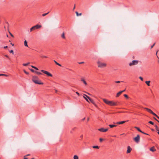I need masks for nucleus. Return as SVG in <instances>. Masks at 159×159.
<instances>
[{
	"mask_svg": "<svg viewBox=\"0 0 159 159\" xmlns=\"http://www.w3.org/2000/svg\"><path fill=\"white\" fill-rule=\"evenodd\" d=\"M103 101L107 104L111 106H115L117 105V103L113 101H110L107 100L106 99L103 98L102 99Z\"/></svg>",
	"mask_w": 159,
	"mask_h": 159,
	"instance_id": "nucleus-1",
	"label": "nucleus"
},
{
	"mask_svg": "<svg viewBox=\"0 0 159 159\" xmlns=\"http://www.w3.org/2000/svg\"><path fill=\"white\" fill-rule=\"evenodd\" d=\"M32 80L36 84H43V82H41L39 80V78L36 76H33L32 79Z\"/></svg>",
	"mask_w": 159,
	"mask_h": 159,
	"instance_id": "nucleus-2",
	"label": "nucleus"
},
{
	"mask_svg": "<svg viewBox=\"0 0 159 159\" xmlns=\"http://www.w3.org/2000/svg\"><path fill=\"white\" fill-rule=\"evenodd\" d=\"M98 67L101 68H103L106 66V64L105 63H102L100 61H98L97 62Z\"/></svg>",
	"mask_w": 159,
	"mask_h": 159,
	"instance_id": "nucleus-3",
	"label": "nucleus"
},
{
	"mask_svg": "<svg viewBox=\"0 0 159 159\" xmlns=\"http://www.w3.org/2000/svg\"><path fill=\"white\" fill-rule=\"evenodd\" d=\"M144 109H146L148 112L150 113L155 116L158 119H159V117L155 113L153 112L151 109L146 107L144 108Z\"/></svg>",
	"mask_w": 159,
	"mask_h": 159,
	"instance_id": "nucleus-4",
	"label": "nucleus"
},
{
	"mask_svg": "<svg viewBox=\"0 0 159 159\" xmlns=\"http://www.w3.org/2000/svg\"><path fill=\"white\" fill-rule=\"evenodd\" d=\"M139 63V61L138 60H133L131 62L129 63V65L130 66H132L138 64Z\"/></svg>",
	"mask_w": 159,
	"mask_h": 159,
	"instance_id": "nucleus-5",
	"label": "nucleus"
},
{
	"mask_svg": "<svg viewBox=\"0 0 159 159\" xmlns=\"http://www.w3.org/2000/svg\"><path fill=\"white\" fill-rule=\"evenodd\" d=\"M41 71L44 74H46L48 76L52 77V76L51 74L47 71L43 70H41Z\"/></svg>",
	"mask_w": 159,
	"mask_h": 159,
	"instance_id": "nucleus-6",
	"label": "nucleus"
},
{
	"mask_svg": "<svg viewBox=\"0 0 159 159\" xmlns=\"http://www.w3.org/2000/svg\"><path fill=\"white\" fill-rule=\"evenodd\" d=\"M140 139V136L139 135H137V136L134 139V140L137 143L139 142Z\"/></svg>",
	"mask_w": 159,
	"mask_h": 159,
	"instance_id": "nucleus-7",
	"label": "nucleus"
},
{
	"mask_svg": "<svg viewBox=\"0 0 159 159\" xmlns=\"http://www.w3.org/2000/svg\"><path fill=\"white\" fill-rule=\"evenodd\" d=\"M41 27V25H37L33 27L34 30L39 29Z\"/></svg>",
	"mask_w": 159,
	"mask_h": 159,
	"instance_id": "nucleus-8",
	"label": "nucleus"
},
{
	"mask_svg": "<svg viewBox=\"0 0 159 159\" xmlns=\"http://www.w3.org/2000/svg\"><path fill=\"white\" fill-rule=\"evenodd\" d=\"M108 129H104L103 128H102L98 129V130L101 132H106L108 130Z\"/></svg>",
	"mask_w": 159,
	"mask_h": 159,
	"instance_id": "nucleus-9",
	"label": "nucleus"
},
{
	"mask_svg": "<svg viewBox=\"0 0 159 159\" xmlns=\"http://www.w3.org/2000/svg\"><path fill=\"white\" fill-rule=\"evenodd\" d=\"M132 150V149L129 146H128L127 147V153H129Z\"/></svg>",
	"mask_w": 159,
	"mask_h": 159,
	"instance_id": "nucleus-10",
	"label": "nucleus"
},
{
	"mask_svg": "<svg viewBox=\"0 0 159 159\" xmlns=\"http://www.w3.org/2000/svg\"><path fill=\"white\" fill-rule=\"evenodd\" d=\"M125 89L123 90H122V91H120L116 95V97H118L123 92H124L125 91Z\"/></svg>",
	"mask_w": 159,
	"mask_h": 159,
	"instance_id": "nucleus-11",
	"label": "nucleus"
},
{
	"mask_svg": "<svg viewBox=\"0 0 159 159\" xmlns=\"http://www.w3.org/2000/svg\"><path fill=\"white\" fill-rule=\"evenodd\" d=\"M150 150L152 152H154L156 151V149H155V147L153 146L150 148Z\"/></svg>",
	"mask_w": 159,
	"mask_h": 159,
	"instance_id": "nucleus-12",
	"label": "nucleus"
},
{
	"mask_svg": "<svg viewBox=\"0 0 159 159\" xmlns=\"http://www.w3.org/2000/svg\"><path fill=\"white\" fill-rule=\"evenodd\" d=\"M125 122H126V121H122L117 122L116 123V124H122L125 123Z\"/></svg>",
	"mask_w": 159,
	"mask_h": 159,
	"instance_id": "nucleus-13",
	"label": "nucleus"
},
{
	"mask_svg": "<svg viewBox=\"0 0 159 159\" xmlns=\"http://www.w3.org/2000/svg\"><path fill=\"white\" fill-rule=\"evenodd\" d=\"M81 80L84 83V84L85 85H87V83L86 82L85 80L83 78H81Z\"/></svg>",
	"mask_w": 159,
	"mask_h": 159,
	"instance_id": "nucleus-14",
	"label": "nucleus"
},
{
	"mask_svg": "<svg viewBox=\"0 0 159 159\" xmlns=\"http://www.w3.org/2000/svg\"><path fill=\"white\" fill-rule=\"evenodd\" d=\"M77 129L76 127H74L72 128L71 130L70 131V133L71 134H72L73 133V131H75V130Z\"/></svg>",
	"mask_w": 159,
	"mask_h": 159,
	"instance_id": "nucleus-15",
	"label": "nucleus"
},
{
	"mask_svg": "<svg viewBox=\"0 0 159 159\" xmlns=\"http://www.w3.org/2000/svg\"><path fill=\"white\" fill-rule=\"evenodd\" d=\"M84 95L86 97L88 98V99L91 102H92L93 100V99H91L89 97L86 95Z\"/></svg>",
	"mask_w": 159,
	"mask_h": 159,
	"instance_id": "nucleus-16",
	"label": "nucleus"
},
{
	"mask_svg": "<svg viewBox=\"0 0 159 159\" xmlns=\"http://www.w3.org/2000/svg\"><path fill=\"white\" fill-rule=\"evenodd\" d=\"M135 128L138 131H139L141 133H143V131H141L140 129L137 127H135Z\"/></svg>",
	"mask_w": 159,
	"mask_h": 159,
	"instance_id": "nucleus-17",
	"label": "nucleus"
},
{
	"mask_svg": "<svg viewBox=\"0 0 159 159\" xmlns=\"http://www.w3.org/2000/svg\"><path fill=\"white\" fill-rule=\"evenodd\" d=\"M61 37L62 38L64 39H65L66 37L65 36V33L64 32H63L62 34H61Z\"/></svg>",
	"mask_w": 159,
	"mask_h": 159,
	"instance_id": "nucleus-18",
	"label": "nucleus"
},
{
	"mask_svg": "<svg viewBox=\"0 0 159 159\" xmlns=\"http://www.w3.org/2000/svg\"><path fill=\"white\" fill-rule=\"evenodd\" d=\"M109 126H110V127L111 128H113L114 127H116V125H109Z\"/></svg>",
	"mask_w": 159,
	"mask_h": 159,
	"instance_id": "nucleus-19",
	"label": "nucleus"
},
{
	"mask_svg": "<svg viewBox=\"0 0 159 159\" xmlns=\"http://www.w3.org/2000/svg\"><path fill=\"white\" fill-rule=\"evenodd\" d=\"M150 81H145L146 84L148 85V86H149L150 85Z\"/></svg>",
	"mask_w": 159,
	"mask_h": 159,
	"instance_id": "nucleus-20",
	"label": "nucleus"
},
{
	"mask_svg": "<svg viewBox=\"0 0 159 159\" xmlns=\"http://www.w3.org/2000/svg\"><path fill=\"white\" fill-rule=\"evenodd\" d=\"M85 94H84V95L83 96L84 98L86 100V101L89 102V101L88 99V98L86 97L84 95Z\"/></svg>",
	"mask_w": 159,
	"mask_h": 159,
	"instance_id": "nucleus-21",
	"label": "nucleus"
},
{
	"mask_svg": "<svg viewBox=\"0 0 159 159\" xmlns=\"http://www.w3.org/2000/svg\"><path fill=\"white\" fill-rule=\"evenodd\" d=\"M24 45L26 47H28L27 42L26 40H25L24 41Z\"/></svg>",
	"mask_w": 159,
	"mask_h": 159,
	"instance_id": "nucleus-22",
	"label": "nucleus"
},
{
	"mask_svg": "<svg viewBox=\"0 0 159 159\" xmlns=\"http://www.w3.org/2000/svg\"><path fill=\"white\" fill-rule=\"evenodd\" d=\"M54 62H55V63L57 65H58V66H61V65L60 64H59V63H57L56 61L55 60H54Z\"/></svg>",
	"mask_w": 159,
	"mask_h": 159,
	"instance_id": "nucleus-23",
	"label": "nucleus"
},
{
	"mask_svg": "<svg viewBox=\"0 0 159 159\" xmlns=\"http://www.w3.org/2000/svg\"><path fill=\"white\" fill-rule=\"evenodd\" d=\"M73 158L74 159H79L78 156L76 155H74Z\"/></svg>",
	"mask_w": 159,
	"mask_h": 159,
	"instance_id": "nucleus-24",
	"label": "nucleus"
},
{
	"mask_svg": "<svg viewBox=\"0 0 159 159\" xmlns=\"http://www.w3.org/2000/svg\"><path fill=\"white\" fill-rule=\"evenodd\" d=\"M154 126L155 127L156 130H157V131L159 130V129L157 126L156 125H155Z\"/></svg>",
	"mask_w": 159,
	"mask_h": 159,
	"instance_id": "nucleus-25",
	"label": "nucleus"
},
{
	"mask_svg": "<svg viewBox=\"0 0 159 159\" xmlns=\"http://www.w3.org/2000/svg\"><path fill=\"white\" fill-rule=\"evenodd\" d=\"M30 63V62H28L27 63H23V65L24 66H28L29 64Z\"/></svg>",
	"mask_w": 159,
	"mask_h": 159,
	"instance_id": "nucleus-26",
	"label": "nucleus"
},
{
	"mask_svg": "<svg viewBox=\"0 0 159 159\" xmlns=\"http://www.w3.org/2000/svg\"><path fill=\"white\" fill-rule=\"evenodd\" d=\"M75 13H76V15L77 16H81V15H82V13H80V14H79V13H78V12L77 11H76L75 12Z\"/></svg>",
	"mask_w": 159,
	"mask_h": 159,
	"instance_id": "nucleus-27",
	"label": "nucleus"
},
{
	"mask_svg": "<svg viewBox=\"0 0 159 159\" xmlns=\"http://www.w3.org/2000/svg\"><path fill=\"white\" fill-rule=\"evenodd\" d=\"M35 73H36L38 75H42V73L40 72H38V71H35Z\"/></svg>",
	"mask_w": 159,
	"mask_h": 159,
	"instance_id": "nucleus-28",
	"label": "nucleus"
},
{
	"mask_svg": "<svg viewBox=\"0 0 159 159\" xmlns=\"http://www.w3.org/2000/svg\"><path fill=\"white\" fill-rule=\"evenodd\" d=\"M93 148H94L98 149L99 148V147L98 146H94L93 147Z\"/></svg>",
	"mask_w": 159,
	"mask_h": 159,
	"instance_id": "nucleus-29",
	"label": "nucleus"
},
{
	"mask_svg": "<svg viewBox=\"0 0 159 159\" xmlns=\"http://www.w3.org/2000/svg\"><path fill=\"white\" fill-rule=\"evenodd\" d=\"M49 12H48V13H44V14H43L42 15V16H45L47 15H48L49 13Z\"/></svg>",
	"mask_w": 159,
	"mask_h": 159,
	"instance_id": "nucleus-30",
	"label": "nucleus"
},
{
	"mask_svg": "<svg viewBox=\"0 0 159 159\" xmlns=\"http://www.w3.org/2000/svg\"><path fill=\"white\" fill-rule=\"evenodd\" d=\"M32 68H34V69H35V70H38L39 69H38L36 67H35V66H31Z\"/></svg>",
	"mask_w": 159,
	"mask_h": 159,
	"instance_id": "nucleus-31",
	"label": "nucleus"
},
{
	"mask_svg": "<svg viewBox=\"0 0 159 159\" xmlns=\"http://www.w3.org/2000/svg\"><path fill=\"white\" fill-rule=\"evenodd\" d=\"M148 123H149V124H151V125H154V123H153V122H152V121H149L148 122Z\"/></svg>",
	"mask_w": 159,
	"mask_h": 159,
	"instance_id": "nucleus-32",
	"label": "nucleus"
},
{
	"mask_svg": "<svg viewBox=\"0 0 159 159\" xmlns=\"http://www.w3.org/2000/svg\"><path fill=\"white\" fill-rule=\"evenodd\" d=\"M124 96L125 97L127 98H129L127 94H125L124 95Z\"/></svg>",
	"mask_w": 159,
	"mask_h": 159,
	"instance_id": "nucleus-33",
	"label": "nucleus"
},
{
	"mask_svg": "<svg viewBox=\"0 0 159 159\" xmlns=\"http://www.w3.org/2000/svg\"><path fill=\"white\" fill-rule=\"evenodd\" d=\"M120 82H123V81H115V82L116 83H120Z\"/></svg>",
	"mask_w": 159,
	"mask_h": 159,
	"instance_id": "nucleus-34",
	"label": "nucleus"
},
{
	"mask_svg": "<svg viewBox=\"0 0 159 159\" xmlns=\"http://www.w3.org/2000/svg\"><path fill=\"white\" fill-rule=\"evenodd\" d=\"M139 78L140 79V80H141V81H143V78L142 77H141L140 76V77H139Z\"/></svg>",
	"mask_w": 159,
	"mask_h": 159,
	"instance_id": "nucleus-35",
	"label": "nucleus"
},
{
	"mask_svg": "<svg viewBox=\"0 0 159 159\" xmlns=\"http://www.w3.org/2000/svg\"><path fill=\"white\" fill-rule=\"evenodd\" d=\"M41 57H42V58H47L48 57L47 56H41Z\"/></svg>",
	"mask_w": 159,
	"mask_h": 159,
	"instance_id": "nucleus-36",
	"label": "nucleus"
},
{
	"mask_svg": "<svg viewBox=\"0 0 159 159\" xmlns=\"http://www.w3.org/2000/svg\"><path fill=\"white\" fill-rule=\"evenodd\" d=\"M94 105H95V103L94 101L93 100L92 102H91Z\"/></svg>",
	"mask_w": 159,
	"mask_h": 159,
	"instance_id": "nucleus-37",
	"label": "nucleus"
},
{
	"mask_svg": "<svg viewBox=\"0 0 159 159\" xmlns=\"http://www.w3.org/2000/svg\"><path fill=\"white\" fill-rule=\"evenodd\" d=\"M33 30H34L33 28V27H32V28H31L30 29V32H31V31H32Z\"/></svg>",
	"mask_w": 159,
	"mask_h": 159,
	"instance_id": "nucleus-38",
	"label": "nucleus"
},
{
	"mask_svg": "<svg viewBox=\"0 0 159 159\" xmlns=\"http://www.w3.org/2000/svg\"><path fill=\"white\" fill-rule=\"evenodd\" d=\"M11 53H12L13 55L14 54V51L13 50H11Z\"/></svg>",
	"mask_w": 159,
	"mask_h": 159,
	"instance_id": "nucleus-39",
	"label": "nucleus"
},
{
	"mask_svg": "<svg viewBox=\"0 0 159 159\" xmlns=\"http://www.w3.org/2000/svg\"><path fill=\"white\" fill-rule=\"evenodd\" d=\"M24 72L27 75L29 74V73L26 71L25 70H24Z\"/></svg>",
	"mask_w": 159,
	"mask_h": 159,
	"instance_id": "nucleus-40",
	"label": "nucleus"
},
{
	"mask_svg": "<svg viewBox=\"0 0 159 159\" xmlns=\"http://www.w3.org/2000/svg\"><path fill=\"white\" fill-rule=\"evenodd\" d=\"M99 140L100 142H102L103 140V139L102 138H100L99 139Z\"/></svg>",
	"mask_w": 159,
	"mask_h": 159,
	"instance_id": "nucleus-41",
	"label": "nucleus"
},
{
	"mask_svg": "<svg viewBox=\"0 0 159 159\" xmlns=\"http://www.w3.org/2000/svg\"><path fill=\"white\" fill-rule=\"evenodd\" d=\"M76 93L79 96H80V94H79V93H78V92H76Z\"/></svg>",
	"mask_w": 159,
	"mask_h": 159,
	"instance_id": "nucleus-42",
	"label": "nucleus"
},
{
	"mask_svg": "<svg viewBox=\"0 0 159 159\" xmlns=\"http://www.w3.org/2000/svg\"><path fill=\"white\" fill-rule=\"evenodd\" d=\"M155 45V43H154L151 46V48H152Z\"/></svg>",
	"mask_w": 159,
	"mask_h": 159,
	"instance_id": "nucleus-43",
	"label": "nucleus"
},
{
	"mask_svg": "<svg viewBox=\"0 0 159 159\" xmlns=\"http://www.w3.org/2000/svg\"><path fill=\"white\" fill-rule=\"evenodd\" d=\"M3 75L2 76H8V75H6V74H3Z\"/></svg>",
	"mask_w": 159,
	"mask_h": 159,
	"instance_id": "nucleus-44",
	"label": "nucleus"
},
{
	"mask_svg": "<svg viewBox=\"0 0 159 159\" xmlns=\"http://www.w3.org/2000/svg\"><path fill=\"white\" fill-rule=\"evenodd\" d=\"M30 70H31V71L33 72H35V71H34V70L33 69H30Z\"/></svg>",
	"mask_w": 159,
	"mask_h": 159,
	"instance_id": "nucleus-45",
	"label": "nucleus"
},
{
	"mask_svg": "<svg viewBox=\"0 0 159 159\" xmlns=\"http://www.w3.org/2000/svg\"><path fill=\"white\" fill-rule=\"evenodd\" d=\"M11 36L13 38L14 37V36L11 33Z\"/></svg>",
	"mask_w": 159,
	"mask_h": 159,
	"instance_id": "nucleus-46",
	"label": "nucleus"
},
{
	"mask_svg": "<svg viewBox=\"0 0 159 159\" xmlns=\"http://www.w3.org/2000/svg\"><path fill=\"white\" fill-rule=\"evenodd\" d=\"M84 63V62H79V64H82Z\"/></svg>",
	"mask_w": 159,
	"mask_h": 159,
	"instance_id": "nucleus-47",
	"label": "nucleus"
},
{
	"mask_svg": "<svg viewBox=\"0 0 159 159\" xmlns=\"http://www.w3.org/2000/svg\"><path fill=\"white\" fill-rule=\"evenodd\" d=\"M142 133L144 134H146V135H148V134H147V133H144V132H143V133Z\"/></svg>",
	"mask_w": 159,
	"mask_h": 159,
	"instance_id": "nucleus-48",
	"label": "nucleus"
},
{
	"mask_svg": "<svg viewBox=\"0 0 159 159\" xmlns=\"http://www.w3.org/2000/svg\"><path fill=\"white\" fill-rule=\"evenodd\" d=\"M24 159H28V158L26 157V156H25L24 157Z\"/></svg>",
	"mask_w": 159,
	"mask_h": 159,
	"instance_id": "nucleus-49",
	"label": "nucleus"
},
{
	"mask_svg": "<svg viewBox=\"0 0 159 159\" xmlns=\"http://www.w3.org/2000/svg\"><path fill=\"white\" fill-rule=\"evenodd\" d=\"M7 46H4V48H7Z\"/></svg>",
	"mask_w": 159,
	"mask_h": 159,
	"instance_id": "nucleus-50",
	"label": "nucleus"
},
{
	"mask_svg": "<svg viewBox=\"0 0 159 159\" xmlns=\"http://www.w3.org/2000/svg\"><path fill=\"white\" fill-rule=\"evenodd\" d=\"M153 118L155 120H156V121H157V120H157V119L155 117H154Z\"/></svg>",
	"mask_w": 159,
	"mask_h": 159,
	"instance_id": "nucleus-51",
	"label": "nucleus"
},
{
	"mask_svg": "<svg viewBox=\"0 0 159 159\" xmlns=\"http://www.w3.org/2000/svg\"><path fill=\"white\" fill-rule=\"evenodd\" d=\"M83 135H81L80 136V137L82 139L83 138Z\"/></svg>",
	"mask_w": 159,
	"mask_h": 159,
	"instance_id": "nucleus-52",
	"label": "nucleus"
},
{
	"mask_svg": "<svg viewBox=\"0 0 159 159\" xmlns=\"http://www.w3.org/2000/svg\"><path fill=\"white\" fill-rule=\"evenodd\" d=\"M75 5H74V7L73 8V10H74L75 9Z\"/></svg>",
	"mask_w": 159,
	"mask_h": 159,
	"instance_id": "nucleus-53",
	"label": "nucleus"
},
{
	"mask_svg": "<svg viewBox=\"0 0 159 159\" xmlns=\"http://www.w3.org/2000/svg\"><path fill=\"white\" fill-rule=\"evenodd\" d=\"M5 56L6 57H7V58H8V57H8V56L7 55H5Z\"/></svg>",
	"mask_w": 159,
	"mask_h": 159,
	"instance_id": "nucleus-54",
	"label": "nucleus"
},
{
	"mask_svg": "<svg viewBox=\"0 0 159 159\" xmlns=\"http://www.w3.org/2000/svg\"><path fill=\"white\" fill-rule=\"evenodd\" d=\"M11 45L12 46H13L14 45V44L12 43H11Z\"/></svg>",
	"mask_w": 159,
	"mask_h": 159,
	"instance_id": "nucleus-55",
	"label": "nucleus"
},
{
	"mask_svg": "<svg viewBox=\"0 0 159 159\" xmlns=\"http://www.w3.org/2000/svg\"><path fill=\"white\" fill-rule=\"evenodd\" d=\"M3 75V74H0V76H2Z\"/></svg>",
	"mask_w": 159,
	"mask_h": 159,
	"instance_id": "nucleus-56",
	"label": "nucleus"
},
{
	"mask_svg": "<svg viewBox=\"0 0 159 159\" xmlns=\"http://www.w3.org/2000/svg\"><path fill=\"white\" fill-rule=\"evenodd\" d=\"M151 130L152 131H154V130L153 129H151Z\"/></svg>",
	"mask_w": 159,
	"mask_h": 159,
	"instance_id": "nucleus-57",
	"label": "nucleus"
},
{
	"mask_svg": "<svg viewBox=\"0 0 159 159\" xmlns=\"http://www.w3.org/2000/svg\"><path fill=\"white\" fill-rule=\"evenodd\" d=\"M30 155L29 154H27V155H26L25 156H29Z\"/></svg>",
	"mask_w": 159,
	"mask_h": 159,
	"instance_id": "nucleus-58",
	"label": "nucleus"
},
{
	"mask_svg": "<svg viewBox=\"0 0 159 159\" xmlns=\"http://www.w3.org/2000/svg\"><path fill=\"white\" fill-rule=\"evenodd\" d=\"M157 134L159 135V130L158 131Z\"/></svg>",
	"mask_w": 159,
	"mask_h": 159,
	"instance_id": "nucleus-59",
	"label": "nucleus"
},
{
	"mask_svg": "<svg viewBox=\"0 0 159 159\" xmlns=\"http://www.w3.org/2000/svg\"><path fill=\"white\" fill-rule=\"evenodd\" d=\"M89 120V118H88V119H87V121H88Z\"/></svg>",
	"mask_w": 159,
	"mask_h": 159,
	"instance_id": "nucleus-60",
	"label": "nucleus"
},
{
	"mask_svg": "<svg viewBox=\"0 0 159 159\" xmlns=\"http://www.w3.org/2000/svg\"><path fill=\"white\" fill-rule=\"evenodd\" d=\"M85 119V118H84L83 119V120H84Z\"/></svg>",
	"mask_w": 159,
	"mask_h": 159,
	"instance_id": "nucleus-61",
	"label": "nucleus"
},
{
	"mask_svg": "<svg viewBox=\"0 0 159 159\" xmlns=\"http://www.w3.org/2000/svg\"><path fill=\"white\" fill-rule=\"evenodd\" d=\"M8 30V32H9V33L10 34V31H9V29Z\"/></svg>",
	"mask_w": 159,
	"mask_h": 159,
	"instance_id": "nucleus-62",
	"label": "nucleus"
},
{
	"mask_svg": "<svg viewBox=\"0 0 159 159\" xmlns=\"http://www.w3.org/2000/svg\"><path fill=\"white\" fill-rule=\"evenodd\" d=\"M158 51H157V52L156 53V55H157V53Z\"/></svg>",
	"mask_w": 159,
	"mask_h": 159,
	"instance_id": "nucleus-63",
	"label": "nucleus"
},
{
	"mask_svg": "<svg viewBox=\"0 0 159 159\" xmlns=\"http://www.w3.org/2000/svg\"><path fill=\"white\" fill-rule=\"evenodd\" d=\"M113 137H116V135H114L113 136Z\"/></svg>",
	"mask_w": 159,
	"mask_h": 159,
	"instance_id": "nucleus-64",
	"label": "nucleus"
}]
</instances>
